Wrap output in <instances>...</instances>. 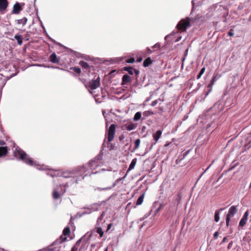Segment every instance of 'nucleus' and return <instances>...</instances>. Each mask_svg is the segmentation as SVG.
<instances>
[{
	"label": "nucleus",
	"instance_id": "nucleus-60",
	"mask_svg": "<svg viewBox=\"0 0 251 251\" xmlns=\"http://www.w3.org/2000/svg\"><path fill=\"white\" fill-rule=\"evenodd\" d=\"M168 145H169V144H166V145H165V146H168Z\"/></svg>",
	"mask_w": 251,
	"mask_h": 251
},
{
	"label": "nucleus",
	"instance_id": "nucleus-43",
	"mask_svg": "<svg viewBox=\"0 0 251 251\" xmlns=\"http://www.w3.org/2000/svg\"><path fill=\"white\" fill-rule=\"evenodd\" d=\"M158 103V100H156L153 101H152L151 104V106H155Z\"/></svg>",
	"mask_w": 251,
	"mask_h": 251
},
{
	"label": "nucleus",
	"instance_id": "nucleus-40",
	"mask_svg": "<svg viewBox=\"0 0 251 251\" xmlns=\"http://www.w3.org/2000/svg\"><path fill=\"white\" fill-rule=\"evenodd\" d=\"M135 61V59L134 58H130L128 59H127L126 62L128 63H133Z\"/></svg>",
	"mask_w": 251,
	"mask_h": 251
},
{
	"label": "nucleus",
	"instance_id": "nucleus-17",
	"mask_svg": "<svg viewBox=\"0 0 251 251\" xmlns=\"http://www.w3.org/2000/svg\"><path fill=\"white\" fill-rule=\"evenodd\" d=\"M248 215L249 213L248 211H246L244 213L243 217L239 222V226L243 227L244 225H245L248 220Z\"/></svg>",
	"mask_w": 251,
	"mask_h": 251
},
{
	"label": "nucleus",
	"instance_id": "nucleus-4",
	"mask_svg": "<svg viewBox=\"0 0 251 251\" xmlns=\"http://www.w3.org/2000/svg\"><path fill=\"white\" fill-rule=\"evenodd\" d=\"M66 239L67 237H64L63 239H58L53 242L51 246L47 249H43L42 250H47V251H59L61 247V244Z\"/></svg>",
	"mask_w": 251,
	"mask_h": 251
},
{
	"label": "nucleus",
	"instance_id": "nucleus-9",
	"mask_svg": "<svg viewBox=\"0 0 251 251\" xmlns=\"http://www.w3.org/2000/svg\"><path fill=\"white\" fill-rule=\"evenodd\" d=\"M217 80V78L215 76L212 78L210 83L208 84L207 86V91L204 94V97L203 100H204V99L208 96L209 93L212 91L213 86L214 85L215 82Z\"/></svg>",
	"mask_w": 251,
	"mask_h": 251
},
{
	"label": "nucleus",
	"instance_id": "nucleus-51",
	"mask_svg": "<svg viewBox=\"0 0 251 251\" xmlns=\"http://www.w3.org/2000/svg\"><path fill=\"white\" fill-rule=\"evenodd\" d=\"M219 235L218 232L216 231L214 234V237H217Z\"/></svg>",
	"mask_w": 251,
	"mask_h": 251
},
{
	"label": "nucleus",
	"instance_id": "nucleus-59",
	"mask_svg": "<svg viewBox=\"0 0 251 251\" xmlns=\"http://www.w3.org/2000/svg\"><path fill=\"white\" fill-rule=\"evenodd\" d=\"M104 251H107V248H106Z\"/></svg>",
	"mask_w": 251,
	"mask_h": 251
},
{
	"label": "nucleus",
	"instance_id": "nucleus-32",
	"mask_svg": "<svg viewBox=\"0 0 251 251\" xmlns=\"http://www.w3.org/2000/svg\"><path fill=\"white\" fill-rule=\"evenodd\" d=\"M136 161H137L136 158H134L133 159H132V160L129 166L128 169L132 170L134 168L135 164L136 163Z\"/></svg>",
	"mask_w": 251,
	"mask_h": 251
},
{
	"label": "nucleus",
	"instance_id": "nucleus-6",
	"mask_svg": "<svg viewBox=\"0 0 251 251\" xmlns=\"http://www.w3.org/2000/svg\"><path fill=\"white\" fill-rule=\"evenodd\" d=\"M181 199L182 194L181 193H178L173 199L172 203L169 206V209L172 208L174 209V210L176 211L177 206H178L181 203Z\"/></svg>",
	"mask_w": 251,
	"mask_h": 251
},
{
	"label": "nucleus",
	"instance_id": "nucleus-13",
	"mask_svg": "<svg viewBox=\"0 0 251 251\" xmlns=\"http://www.w3.org/2000/svg\"><path fill=\"white\" fill-rule=\"evenodd\" d=\"M100 205V204L95 203L89 205L87 207H85L84 208L88 209L91 211V213H92L93 212L98 211L99 210Z\"/></svg>",
	"mask_w": 251,
	"mask_h": 251
},
{
	"label": "nucleus",
	"instance_id": "nucleus-47",
	"mask_svg": "<svg viewBox=\"0 0 251 251\" xmlns=\"http://www.w3.org/2000/svg\"><path fill=\"white\" fill-rule=\"evenodd\" d=\"M81 241H82V238L79 239L78 240H77V241L76 242V243L75 246H76V247H78L79 244L80 243Z\"/></svg>",
	"mask_w": 251,
	"mask_h": 251
},
{
	"label": "nucleus",
	"instance_id": "nucleus-62",
	"mask_svg": "<svg viewBox=\"0 0 251 251\" xmlns=\"http://www.w3.org/2000/svg\"><path fill=\"white\" fill-rule=\"evenodd\" d=\"M167 37L168 36H165V39H166Z\"/></svg>",
	"mask_w": 251,
	"mask_h": 251
},
{
	"label": "nucleus",
	"instance_id": "nucleus-5",
	"mask_svg": "<svg viewBox=\"0 0 251 251\" xmlns=\"http://www.w3.org/2000/svg\"><path fill=\"white\" fill-rule=\"evenodd\" d=\"M190 26V19L187 18L180 20L176 25L177 28L181 31H185L187 27Z\"/></svg>",
	"mask_w": 251,
	"mask_h": 251
},
{
	"label": "nucleus",
	"instance_id": "nucleus-10",
	"mask_svg": "<svg viewBox=\"0 0 251 251\" xmlns=\"http://www.w3.org/2000/svg\"><path fill=\"white\" fill-rule=\"evenodd\" d=\"M100 85V78L98 76L95 80H92L89 82V86L92 90L96 89Z\"/></svg>",
	"mask_w": 251,
	"mask_h": 251
},
{
	"label": "nucleus",
	"instance_id": "nucleus-54",
	"mask_svg": "<svg viewBox=\"0 0 251 251\" xmlns=\"http://www.w3.org/2000/svg\"><path fill=\"white\" fill-rule=\"evenodd\" d=\"M181 36H180L179 38H178V39H176V42H177V41H179V40L181 39Z\"/></svg>",
	"mask_w": 251,
	"mask_h": 251
},
{
	"label": "nucleus",
	"instance_id": "nucleus-16",
	"mask_svg": "<svg viewBox=\"0 0 251 251\" xmlns=\"http://www.w3.org/2000/svg\"><path fill=\"white\" fill-rule=\"evenodd\" d=\"M22 10V8L20 4L17 2L13 6L12 12L14 14H18Z\"/></svg>",
	"mask_w": 251,
	"mask_h": 251
},
{
	"label": "nucleus",
	"instance_id": "nucleus-49",
	"mask_svg": "<svg viewBox=\"0 0 251 251\" xmlns=\"http://www.w3.org/2000/svg\"><path fill=\"white\" fill-rule=\"evenodd\" d=\"M104 171H105V169H101L100 171H98V172H92L91 173V174H97L98 173H100V172Z\"/></svg>",
	"mask_w": 251,
	"mask_h": 251
},
{
	"label": "nucleus",
	"instance_id": "nucleus-25",
	"mask_svg": "<svg viewBox=\"0 0 251 251\" xmlns=\"http://www.w3.org/2000/svg\"><path fill=\"white\" fill-rule=\"evenodd\" d=\"M15 39L17 41L18 44L21 45L23 43V38L21 35L16 34L14 36Z\"/></svg>",
	"mask_w": 251,
	"mask_h": 251
},
{
	"label": "nucleus",
	"instance_id": "nucleus-14",
	"mask_svg": "<svg viewBox=\"0 0 251 251\" xmlns=\"http://www.w3.org/2000/svg\"><path fill=\"white\" fill-rule=\"evenodd\" d=\"M8 3L7 0H0V12L5 11L8 5Z\"/></svg>",
	"mask_w": 251,
	"mask_h": 251
},
{
	"label": "nucleus",
	"instance_id": "nucleus-46",
	"mask_svg": "<svg viewBox=\"0 0 251 251\" xmlns=\"http://www.w3.org/2000/svg\"><path fill=\"white\" fill-rule=\"evenodd\" d=\"M153 51L149 48H147V49H146V52L148 54H151L152 52Z\"/></svg>",
	"mask_w": 251,
	"mask_h": 251
},
{
	"label": "nucleus",
	"instance_id": "nucleus-11",
	"mask_svg": "<svg viewBox=\"0 0 251 251\" xmlns=\"http://www.w3.org/2000/svg\"><path fill=\"white\" fill-rule=\"evenodd\" d=\"M137 127V125L132 123H127L122 126L123 130H127L131 131L135 129Z\"/></svg>",
	"mask_w": 251,
	"mask_h": 251
},
{
	"label": "nucleus",
	"instance_id": "nucleus-12",
	"mask_svg": "<svg viewBox=\"0 0 251 251\" xmlns=\"http://www.w3.org/2000/svg\"><path fill=\"white\" fill-rule=\"evenodd\" d=\"M222 108L223 106L221 105V102L218 101L209 109V111H214L215 113H219L222 110Z\"/></svg>",
	"mask_w": 251,
	"mask_h": 251
},
{
	"label": "nucleus",
	"instance_id": "nucleus-36",
	"mask_svg": "<svg viewBox=\"0 0 251 251\" xmlns=\"http://www.w3.org/2000/svg\"><path fill=\"white\" fill-rule=\"evenodd\" d=\"M63 234L65 235H68L70 233V229L69 227H66L63 230Z\"/></svg>",
	"mask_w": 251,
	"mask_h": 251
},
{
	"label": "nucleus",
	"instance_id": "nucleus-42",
	"mask_svg": "<svg viewBox=\"0 0 251 251\" xmlns=\"http://www.w3.org/2000/svg\"><path fill=\"white\" fill-rule=\"evenodd\" d=\"M162 206H163V204H160L159 206L155 210V214H156L157 213H158L160 210V209H161Z\"/></svg>",
	"mask_w": 251,
	"mask_h": 251
},
{
	"label": "nucleus",
	"instance_id": "nucleus-31",
	"mask_svg": "<svg viewBox=\"0 0 251 251\" xmlns=\"http://www.w3.org/2000/svg\"><path fill=\"white\" fill-rule=\"evenodd\" d=\"M151 63V60L150 57H149L144 61L143 65L144 67H146L149 66Z\"/></svg>",
	"mask_w": 251,
	"mask_h": 251
},
{
	"label": "nucleus",
	"instance_id": "nucleus-3",
	"mask_svg": "<svg viewBox=\"0 0 251 251\" xmlns=\"http://www.w3.org/2000/svg\"><path fill=\"white\" fill-rule=\"evenodd\" d=\"M103 164L102 155L101 154L98 155L94 159L90 161L87 165L83 166L84 167L83 171L81 172L83 173L86 172V168H89L92 171L96 170L98 167L101 166Z\"/></svg>",
	"mask_w": 251,
	"mask_h": 251
},
{
	"label": "nucleus",
	"instance_id": "nucleus-8",
	"mask_svg": "<svg viewBox=\"0 0 251 251\" xmlns=\"http://www.w3.org/2000/svg\"><path fill=\"white\" fill-rule=\"evenodd\" d=\"M235 214V206H231L229 209L228 212L226 217V224L228 226L229 225L231 218L233 217Z\"/></svg>",
	"mask_w": 251,
	"mask_h": 251
},
{
	"label": "nucleus",
	"instance_id": "nucleus-1",
	"mask_svg": "<svg viewBox=\"0 0 251 251\" xmlns=\"http://www.w3.org/2000/svg\"><path fill=\"white\" fill-rule=\"evenodd\" d=\"M84 167H78L76 169L72 171H54L51 173H47L52 177H62L64 178L79 177L82 176L81 172L83 171Z\"/></svg>",
	"mask_w": 251,
	"mask_h": 251
},
{
	"label": "nucleus",
	"instance_id": "nucleus-56",
	"mask_svg": "<svg viewBox=\"0 0 251 251\" xmlns=\"http://www.w3.org/2000/svg\"><path fill=\"white\" fill-rule=\"evenodd\" d=\"M141 60H142V59H141H141H139V60H138V62H140Z\"/></svg>",
	"mask_w": 251,
	"mask_h": 251
},
{
	"label": "nucleus",
	"instance_id": "nucleus-45",
	"mask_svg": "<svg viewBox=\"0 0 251 251\" xmlns=\"http://www.w3.org/2000/svg\"><path fill=\"white\" fill-rule=\"evenodd\" d=\"M234 31L232 29H230V31L228 32V35L229 36H233L234 35Z\"/></svg>",
	"mask_w": 251,
	"mask_h": 251
},
{
	"label": "nucleus",
	"instance_id": "nucleus-44",
	"mask_svg": "<svg viewBox=\"0 0 251 251\" xmlns=\"http://www.w3.org/2000/svg\"><path fill=\"white\" fill-rule=\"evenodd\" d=\"M145 113L147 115H152L154 114L152 111H150V110L146 111L145 112Z\"/></svg>",
	"mask_w": 251,
	"mask_h": 251
},
{
	"label": "nucleus",
	"instance_id": "nucleus-27",
	"mask_svg": "<svg viewBox=\"0 0 251 251\" xmlns=\"http://www.w3.org/2000/svg\"><path fill=\"white\" fill-rule=\"evenodd\" d=\"M95 229L96 230L97 233H98L100 235V237H102V236L103 235V231L102 229V228L101 227V226H98V227H97L95 228Z\"/></svg>",
	"mask_w": 251,
	"mask_h": 251
},
{
	"label": "nucleus",
	"instance_id": "nucleus-58",
	"mask_svg": "<svg viewBox=\"0 0 251 251\" xmlns=\"http://www.w3.org/2000/svg\"><path fill=\"white\" fill-rule=\"evenodd\" d=\"M77 180H78V178H77V179H76L75 180V182H77Z\"/></svg>",
	"mask_w": 251,
	"mask_h": 251
},
{
	"label": "nucleus",
	"instance_id": "nucleus-30",
	"mask_svg": "<svg viewBox=\"0 0 251 251\" xmlns=\"http://www.w3.org/2000/svg\"><path fill=\"white\" fill-rule=\"evenodd\" d=\"M223 209H221L220 210H223ZM219 213H220V210H216L215 212V215H214V220L218 222H219L220 220V217H219Z\"/></svg>",
	"mask_w": 251,
	"mask_h": 251
},
{
	"label": "nucleus",
	"instance_id": "nucleus-21",
	"mask_svg": "<svg viewBox=\"0 0 251 251\" xmlns=\"http://www.w3.org/2000/svg\"><path fill=\"white\" fill-rule=\"evenodd\" d=\"M50 61L54 63H58L59 59H58L56 56V55L54 53L50 55Z\"/></svg>",
	"mask_w": 251,
	"mask_h": 251
},
{
	"label": "nucleus",
	"instance_id": "nucleus-19",
	"mask_svg": "<svg viewBox=\"0 0 251 251\" xmlns=\"http://www.w3.org/2000/svg\"><path fill=\"white\" fill-rule=\"evenodd\" d=\"M121 179V178H118L115 182H114L113 183L112 186H109V187H105V188L98 187L96 189V190H99V191H104V190H107L111 189L112 188H113V187H115V186H116L117 185V184L118 183L119 181Z\"/></svg>",
	"mask_w": 251,
	"mask_h": 251
},
{
	"label": "nucleus",
	"instance_id": "nucleus-28",
	"mask_svg": "<svg viewBox=\"0 0 251 251\" xmlns=\"http://www.w3.org/2000/svg\"><path fill=\"white\" fill-rule=\"evenodd\" d=\"M17 22L18 24H22L24 26L26 24L27 22V19L25 17H24L23 19L17 20Z\"/></svg>",
	"mask_w": 251,
	"mask_h": 251
},
{
	"label": "nucleus",
	"instance_id": "nucleus-18",
	"mask_svg": "<svg viewBox=\"0 0 251 251\" xmlns=\"http://www.w3.org/2000/svg\"><path fill=\"white\" fill-rule=\"evenodd\" d=\"M124 71H126L128 73L132 75L134 72L137 75L139 74V71L136 69H134L132 67H125L124 69Z\"/></svg>",
	"mask_w": 251,
	"mask_h": 251
},
{
	"label": "nucleus",
	"instance_id": "nucleus-52",
	"mask_svg": "<svg viewBox=\"0 0 251 251\" xmlns=\"http://www.w3.org/2000/svg\"><path fill=\"white\" fill-rule=\"evenodd\" d=\"M188 49H187V50H185V53H184V55L185 56H186L187 55V53H188Z\"/></svg>",
	"mask_w": 251,
	"mask_h": 251
},
{
	"label": "nucleus",
	"instance_id": "nucleus-50",
	"mask_svg": "<svg viewBox=\"0 0 251 251\" xmlns=\"http://www.w3.org/2000/svg\"><path fill=\"white\" fill-rule=\"evenodd\" d=\"M112 226V224H110L107 226V231L109 230Z\"/></svg>",
	"mask_w": 251,
	"mask_h": 251
},
{
	"label": "nucleus",
	"instance_id": "nucleus-55",
	"mask_svg": "<svg viewBox=\"0 0 251 251\" xmlns=\"http://www.w3.org/2000/svg\"><path fill=\"white\" fill-rule=\"evenodd\" d=\"M151 214V212H150L147 215V216L145 217V218H147L148 216H149Z\"/></svg>",
	"mask_w": 251,
	"mask_h": 251
},
{
	"label": "nucleus",
	"instance_id": "nucleus-39",
	"mask_svg": "<svg viewBox=\"0 0 251 251\" xmlns=\"http://www.w3.org/2000/svg\"><path fill=\"white\" fill-rule=\"evenodd\" d=\"M161 48V45L159 43H157L156 44H155L154 46H152V48L153 49H160Z\"/></svg>",
	"mask_w": 251,
	"mask_h": 251
},
{
	"label": "nucleus",
	"instance_id": "nucleus-48",
	"mask_svg": "<svg viewBox=\"0 0 251 251\" xmlns=\"http://www.w3.org/2000/svg\"><path fill=\"white\" fill-rule=\"evenodd\" d=\"M77 247L76 246H74L71 249V251H77Z\"/></svg>",
	"mask_w": 251,
	"mask_h": 251
},
{
	"label": "nucleus",
	"instance_id": "nucleus-24",
	"mask_svg": "<svg viewBox=\"0 0 251 251\" xmlns=\"http://www.w3.org/2000/svg\"><path fill=\"white\" fill-rule=\"evenodd\" d=\"M79 64L81 66V67L83 69H86L87 70L90 68L87 62L83 61H80L79 62Z\"/></svg>",
	"mask_w": 251,
	"mask_h": 251
},
{
	"label": "nucleus",
	"instance_id": "nucleus-35",
	"mask_svg": "<svg viewBox=\"0 0 251 251\" xmlns=\"http://www.w3.org/2000/svg\"><path fill=\"white\" fill-rule=\"evenodd\" d=\"M140 142L141 141L140 139H137L136 140H135L134 150H136L139 148Z\"/></svg>",
	"mask_w": 251,
	"mask_h": 251
},
{
	"label": "nucleus",
	"instance_id": "nucleus-22",
	"mask_svg": "<svg viewBox=\"0 0 251 251\" xmlns=\"http://www.w3.org/2000/svg\"><path fill=\"white\" fill-rule=\"evenodd\" d=\"M61 194L59 193V191L55 188L53 189L52 193V197L54 200L58 199L60 198Z\"/></svg>",
	"mask_w": 251,
	"mask_h": 251
},
{
	"label": "nucleus",
	"instance_id": "nucleus-15",
	"mask_svg": "<svg viewBox=\"0 0 251 251\" xmlns=\"http://www.w3.org/2000/svg\"><path fill=\"white\" fill-rule=\"evenodd\" d=\"M162 133V131L160 130H158L155 133H154L152 135V137L153 140L155 141V142L153 144V145H155L157 142L158 141L159 139L161 137Z\"/></svg>",
	"mask_w": 251,
	"mask_h": 251
},
{
	"label": "nucleus",
	"instance_id": "nucleus-38",
	"mask_svg": "<svg viewBox=\"0 0 251 251\" xmlns=\"http://www.w3.org/2000/svg\"><path fill=\"white\" fill-rule=\"evenodd\" d=\"M71 69L73 70L76 74H80L81 72V69L78 67L71 68Z\"/></svg>",
	"mask_w": 251,
	"mask_h": 251
},
{
	"label": "nucleus",
	"instance_id": "nucleus-2",
	"mask_svg": "<svg viewBox=\"0 0 251 251\" xmlns=\"http://www.w3.org/2000/svg\"><path fill=\"white\" fill-rule=\"evenodd\" d=\"M14 152L16 157H19L26 164L31 166H34L39 170L46 169V167L44 165L41 166L36 161H34L25 151L18 147L15 149Z\"/></svg>",
	"mask_w": 251,
	"mask_h": 251
},
{
	"label": "nucleus",
	"instance_id": "nucleus-23",
	"mask_svg": "<svg viewBox=\"0 0 251 251\" xmlns=\"http://www.w3.org/2000/svg\"><path fill=\"white\" fill-rule=\"evenodd\" d=\"M7 153L6 147H0V157L5 156Z\"/></svg>",
	"mask_w": 251,
	"mask_h": 251
},
{
	"label": "nucleus",
	"instance_id": "nucleus-57",
	"mask_svg": "<svg viewBox=\"0 0 251 251\" xmlns=\"http://www.w3.org/2000/svg\"><path fill=\"white\" fill-rule=\"evenodd\" d=\"M184 60H185V58H184V57H183V58L182 59V62H183Z\"/></svg>",
	"mask_w": 251,
	"mask_h": 251
},
{
	"label": "nucleus",
	"instance_id": "nucleus-37",
	"mask_svg": "<svg viewBox=\"0 0 251 251\" xmlns=\"http://www.w3.org/2000/svg\"><path fill=\"white\" fill-rule=\"evenodd\" d=\"M205 68H202L201 70V71L198 75V77H197L198 79H199L201 77V76L204 74V73L205 72Z\"/></svg>",
	"mask_w": 251,
	"mask_h": 251
},
{
	"label": "nucleus",
	"instance_id": "nucleus-7",
	"mask_svg": "<svg viewBox=\"0 0 251 251\" xmlns=\"http://www.w3.org/2000/svg\"><path fill=\"white\" fill-rule=\"evenodd\" d=\"M115 125L112 124L110 125L107 133V138L108 142H111L114 139L115 133Z\"/></svg>",
	"mask_w": 251,
	"mask_h": 251
},
{
	"label": "nucleus",
	"instance_id": "nucleus-33",
	"mask_svg": "<svg viewBox=\"0 0 251 251\" xmlns=\"http://www.w3.org/2000/svg\"><path fill=\"white\" fill-rule=\"evenodd\" d=\"M55 188L57 189L59 191V193L61 194V195H63L66 192L65 189H63L62 186L61 185H60Z\"/></svg>",
	"mask_w": 251,
	"mask_h": 251
},
{
	"label": "nucleus",
	"instance_id": "nucleus-29",
	"mask_svg": "<svg viewBox=\"0 0 251 251\" xmlns=\"http://www.w3.org/2000/svg\"><path fill=\"white\" fill-rule=\"evenodd\" d=\"M144 198V194H143L137 199V200L136 201V205H139L141 204L143 201Z\"/></svg>",
	"mask_w": 251,
	"mask_h": 251
},
{
	"label": "nucleus",
	"instance_id": "nucleus-53",
	"mask_svg": "<svg viewBox=\"0 0 251 251\" xmlns=\"http://www.w3.org/2000/svg\"><path fill=\"white\" fill-rule=\"evenodd\" d=\"M212 164H210V165H209V166L206 168V169L205 170V171H204V173H205V172H206V171H207L209 169V168L211 167V166L212 165Z\"/></svg>",
	"mask_w": 251,
	"mask_h": 251
},
{
	"label": "nucleus",
	"instance_id": "nucleus-20",
	"mask_svg": "<svg viewBox=\"0 0 251 251\" xmlns=\"http://www.w3.org/2000/svg\"><path fill=\"white\" fill-rule=\"evenodd\" d=\"M131 80V77L127 75H125L122 77V85H126Z\"/></svg>",
	"mask_w": 251,
	"mask_h": 251
},
{
	"label": "nucleus",
	"instance_id": "nucleus-34",
	"mask_svg": "<svg viewBox=\"0 0 251 251\" xmlns=\"http://www.w3.org/2000/svg\"><path fill=\"white\" fill-rule=\"evenodd\" d=\"M141 113L140 112H138L136 113L134 116V120L135 121H138L141 117Z\"/></svg>",
	"mask_w": 251,
	"mask_h": 251
},
{
	"label": "nucleus",
	"instance_id": "nucleus-26",
	"mask_svg": "<svg viewBox=\"0 0 251 251\" xmlns=\"http://www.w3.org/2000/svg\"><path fill=\"white\" fill-rule=\"evenodd\" d=\"M104 214V212H102L101 214L98 218V220H97V226H100L102 224V223L101 222V221L102 220Z\"/></svg>",
	"mask_w": 251,
	"mask_h": 251
},
{
	"label": "nucleus",
	"instance_id": "nucleus-41",
	"mask_svg": "<svg viewBox=\"0 0 251 251\" xmlns=\"http://www.w3.org/2000/svg\"><path fill=\"white\" fill-rule=\"evenodd\" d=\"M91 211L88 210V209H86V211L82 212L81 214V216H83V215H86V214H91Z\"/></svg>",
	"mask_w": 251,
	"mask_h": 251
},
{
	"label": "nucleus",
	"instance_id": "nucleus-61",
	"mask_svg": "<svg viewBox=\"0 0 251 251\" xmlns=\"http://www.w3.org/2000/svg\"><path fill=\"white\" fill-rule=\"evenodd\" d=\"M84 176L82 177V179H84Z\"/></svg>",
	"mask_w": 251,
	"mask_h": 251
}]
</instances>
